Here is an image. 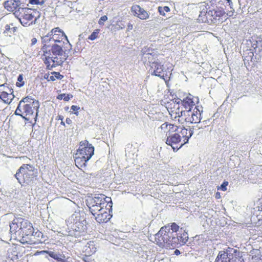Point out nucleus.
<instances>
[{"instance_id": "f257e3e1", "label": "nucleus", "mask_w": 262, "mask_h": 262, "mask_svg": "<svg viewBox=\"0 0 262 262\" xmlns=\"http://www.w3.org/2000/svg\"><path fill=\"white\" fill-rule=\"evenodd\" d=\"M10 231L23 244L29 243V237L34 232L32 224L28 220L22 217L14 219L10 224Z\"/></svg>"}, {"instance_id": "f03ea898", "label": "nucleus", "mask_w": 262, "mask_h": 262, "mask_svg": "<svg viewBox=\"0 0 262 262\" xmlns=\"http://www.w3.org/2000/svg\"><path fill=\"white\" fill-rule=\"evenodd\" d=\"M39 107V103L38 100L31 97L27 96L19 101L15 113L25 120L31 122L32 119L36 118Z\"/></svg>"}, {"instance_id": "7ed1b4c3", "label": "nucleus", "mask_w": 262, "mask_h": 262, "mask_svg": "<svg viewBox=\"0 0 262 262\" xmlns=\"http://www.w3.org/2000/svg\"><path fill=\"white\" fill-rule=\"evenodd\" d=\"M64 42H53L49 47V54L47 55L44 51H41V57L48 69L61 65L64 61L62 57L64 54Z\"/></svg>"}, {"instance_id": "20e7f679", "label": "nucleus", "mask_w": 262, "mask_h": 262, "mask_svg": "<svg viewBox=\"0 0 262 262\" xmlns=\"http://www.w3.org/2000/svg\"><path fill=\"white\" fill-rule=\"evenodd\" d=\"M208 3L209 14L215 17V20L227 15L231 16L234 11L232 8V2L231 0H209Z\"/></svg>"}, {"instance_id": "39448f33", "label": "nucleus", "mask_w": 262, "mask_h": 262, "mask_svg": "<svg viewBox=\"0 0 262 262\" xmlns=\"http://www.w3.org/2000/svg\"><path fill=\"white\" fill-rule=\"evenodd\" d=\"M94 152V147L87 140L81 141L74 156L76 166L80 169H85L87 162L91 158Z\"/></svg>"}, {"instance_id": "423d86ee", "label": "nucleus", "mask_w": 262, "mask_h": 262, "mask_svg": "<svg viewBox=\"0 0 262 262\" xmlns=\"http://www.w3.org/2000/svg\"><path fill=\"white\" fill-rule=\"evenodd\" d=\"M262 56V39L253 41L251 49L246 50L243 60L247 68L253 67Z\"/></svg>"}, {"instance_id": "0eeeda50", "label": "nucleus", "mask_w": 262, "mask_h": 262, "mask_svg": "<svg viewBox=\"0 0 262 262\" xmlns=\"http://www.w3.org/2000/svg\"><path fill=\"white\" fill-rule=\"evenodd\" d=\"M66 38L68 40L67 36L64 32L59 27L52 29L47 35L41 37L42 46L41 51H45L46 54H49V47H50L53 42H64L63 39Z\"/></svg>"}, {"instance_id": "6e6552de", "label": "nucleus", "mask_w": 262, "mask_h": 262, "mask_svg": "<svg viewBox=\"0 0 262 262\" xmlns=\"http://www.w3.org/2000/svg\"><path fill=\"white\" fill-rule=\"evenodd\" d=\"M37 171L30 164H24L17 170L15 174V178L21 185L29 184L37 177Z\"/></svg>"}, {"instance_id": "1a4fd4ad", "label": "nucleus", "mask_w": 262, "mask_h": 262, "mask_svg": "<svg viewBox=\"0 0 262 262\" xmlns=\"http://www.w3.org/2000/svg\"><path fill=\"white\" fill-rule=\"evenodd\" d=\"M179 229L180 226L176 223H169L162 227L159 231L155 234L153 243L160 248L164 249L165 244L169 230L177 233Z\"/></svg>"}, {"instance_id": "9d476101", "label": "nucleus", "mask_w": 262, "mask_h": 262, "mask_svg": "<svg viewBox=\"0 0 262 262\" xmlns=\"http://www.w3.org/2000/svg\"><path fill=\"white\" fill-rule=\"evenodd\" d=\"M38 12L34 9L28 8H19L14 14L24 26H29L35 23Z\"/></svg>"}, {"instance_id": "9b49d317", "label": "nucleus", "mask_w": 262, "mask_h": 262, "mask_svg": "<svg viewBox=\"0 0 262 262\" xmlns=\"http://www.w3.org/2000/svg\"><path fill=\"white\" fill-rule=\"evenodd\" d=\"M174 232L169 230L167 240L165 242L164 249H174L179 246L184 245L188 240V235L186 232L174 234Z\"/></svg>"}, {"instance_id": "f8f14e48", "label": "nucleus", "mask_w": 262, "mask_h": 262, "mask_svg": "<svg viewBox=\"0 0 262 262\" xmlns=\"http://www.w3.org/2000/svg\"><path fill=\"white\" fill-rule=\"evenodd\" d=\"M87 206L92 214L99 213L104 207L112 204L111 198L105 197L104 195L100 194L97 196L89 198L87 200Z\"/></svg>"}, {"instance_id": "ddd939ff", "label": "nucleus", "mask_w": 262, "mask_h": 262, "mask_svg": "<svg viewBox=\"0 0 262 262\" xmlns=\"http://www.w3.org/2000/svg\"><path fill=\"white\" fill-rule=\"evenodd\" d=\"M166 107L171 118L172 120L178 118V122L180 123V120L181 119L182 117H183V115L185 112V111L182 110L180 107V101L176 102L172 101L170 102H168Z\"/></svg>"}, {"instance_id": "4468645a", "label": "nucleus", "mask_w": 262, "mask_h": 262, "mask_svg": "<svg viewBox=\"0 0 262 262\" xmlns=\"http://www.w3.org/2000/svg\"><path fill=\"white\" fill-rule=\"evenodd\" d=\"M183 116V117H182L181 119L180 120L181 124H183L184 122L186 123H198L201 120V115L198 109L193 111L191 110H186Z\"/></svg>"}, {"instance_id": "2eb2a0df", "label": "nucleus", "mask_w": 262, "mask_h": 262, "mask_svg": "<svg viewBox=\"0 0 262 262\" xmlns=\"http://www.w3.org/2000/svg\"><path fill=\"white\" fill-rule=\"evenodd\" d=\"M151 75L160 77L164 80L165 82H167L170 80L171 73L169 71L164 70L163 65L157 62H154L151 63Z\"/></svg>"}, {"instance_id": "dca6fc26", "label": "nucleus", "mask_w": 262, "mask_h": 262, "mask_svg": "<svg viewBox=\"0 0 262 262\" xmlns=\"http://www.w3.org/2000/svg\"><path fill=\"white\" fill-rule=\"evenodd\" d=\"M210 6L209 3L204 2L200 7V12L198 16V20L201 23H208L210 21H213L215 20V17L209 14Z\"/></svg>"}, {"instance_id": "f3484780", "label": "nucleus", "mask_w": 262, "mask_h": 262, "mask_svg": "<svg viewBox=\"0 0 262 262\" xmlns=\"http://www.w3.org/2000/svg\"><path fill=\"white\" fill-rule=\"evenodd\" d=\"M14 98L12 89L5 84L0 85V99L4 103H10Z\"/></svg>"}, {"instance_id": "a211bd4d", "label": "nucleus", "mask_w": 262, "mask_h": 262, "mask_svg": "<svg viewBox=\"0 0 262 262\" xmlns=\"http://www.w3.org/2000/svg\"><path fill=\"white\" fill-rule=\"evenodd\" d=\"M112 207V204H110L99 211V213L93 214L95 216L96 221L99 223L107 222L112 217V215L111 214Z\"/></svg>"}, {"instance_id": "6ab92c4d", "label": "nucleus", "mask_w": 262, "mask_h": 262, "mask_svg": "<svg viewBox=\"0 0 262 262\" xmlns=\"http://www.w3.org/2000/svg\"><path fill=\"white\" fill-rule=\"evenodd\" d=\"M182 138H180L179 134L174 133L172 135L167 136L166 143L171 146L173 151H177L183 145H182Z\"/></svg>"}, {"instance_id": "aec40b11", "label": "nucleus", "mask_w": 262, "mask_h": 262, "mask_svg": "<svg viewBox=\"0 0 262 262\" xmlns=\"http://www.w3.org/2000/svg\"><path fill=\"white\" fill-rule=\"evenodd\" d=\"M130 10L133 15L140 19H147L149 17V13L138 5H133Z\"/></svg>"}, {"instance_id": "412c9836", "label": "nucleus", "mask_w": 262, "mask_h": 262, "mask_svg": "<svg viewBox=\"0 0 262 262\" xmlns=\"http://www.w3.org/2000/svg\"><path fill=\"white\" fill-rule=\"evenodd\" d=\"M181 101V104L187 110H191L199 102V99L190 94H188Z\"/></svg>"}, {"instance_id": "4be33fe9", "label": "nucleus", "mask_w": 262, "mask_h": 262, "mask_svg": "<svg viewBox=\"0 0 262 262\" xmlns=\"http://www.w3.org/2000/svg\"><path fill=\"white\" fill-rule=\"evenodd\" d=\"M179 128H181L180 125L178 126L175 124H168L166 122L161 125L160 129L161 134L165 135L166 136H169L173 133L178 132Z\"/></svg>"}, {"instance_id": "5701e85b", "label": "nucleus", "mask_w": 262, "mask_h": 262, "mask_svg": "<svg viewBox=\"0 0 262 262\" xmlns=\"http://www.w3.org/2000/svg\"><path fill=\"white\" fill-rule=\"evenodd\" d=\"M177 134H179L180 138H182V145H184L188 142L189 139L191 137L193 134L192 130L190 128H186L182 125L181 128Z\"/></svg>"}, {"instance_id": "b1692460", "label": "nucleus", "mask_w": 262, "mask_h": 262, "mask_svg": "<svg viewBox=\"0 0 262 262\" xmlns=\"http://www.w3.org/2000/svg\"><path fill=\"white\" fill-rule=\"evenodd\" d=\"M20 1L18 0H7L4 3V8L8 11L15 12L19 8Z\"/></svg>"}, {"instance_id": "393cba45", "label": "nucleus", "mask_w": 262, "mask_h": 262, "mask_svg": "<svg viewBox=\"0 0 262 262\" xmlns=\"http://www.w3.org/2000/svg\"><path fill=\"white\" fill-rule=\"evenodd\" d=\"M68 226L70 227L74 231L81 233L84 232L86 230L85 221L83 219L78 222H76V224L73 223Z\"/></svg>"}, {"instance_id": "a878e982", "label": "nucleus", "mask_w": 262, "mask_h": 262, "mask_svg": "<svg viewBox=\"0 0 262 262\" xmlns=\"http://www.w3.org/2000/svg\"><path fill=\"white\" fill-rule=\"evenodd\" d=\"M96 248L93 242L90 241L83 248V256H91L96 252Z\"/></svg>"}, {"instance_id": "bb28decb", "label": "nucleus", "mask_w": 262, "mask_h": 262, "mask_svg": "<svg viewBox=\"0 0 262 262\" xmlns=\"http://www.w3.org/2000/svg\"><path fill=\"white\" fill-rule=\"evenodd\" d=\"M83 219L81 218V214L79 211H75L67 221L68 226L73 224H76Z\"/></svg>"}, {"instance_id": "cd10ccee", "label": "nucleus", "mask_w": 262, "mask_h": 262, "mask_svg": "<svg viewBox=\"0 0 262 262\" xmlns=\"http://www.w3.org/2000/svg\"><path fill=\"white\" fill-rule=\"evenodd\" d=\"M17 30V28L13 25V23L7 25L5 26V29L4 34L6 36H12L14 35Z\"/></svg>"}, {"instance_id": "c85d7f7f", "label": "nucleus", "mask_w": 262, "mask_h": 262, "mask_svg": "<svg viewBox=\"0 0 262 262\" xmlns=\"http://www.w3.org/2000/svg\"><path fill=\"white\" fill-rule=\"evenodd\" d=\"M44 77L49 81H54L56 79H62L63 78V76L61 75L59 72H53L50 74H45Z\"/></svg>"}, {"instance_id": "c756f323", "label": "nucleus", "mask_w": 262, "mask_h": 262, "mask_svg": "<svg viewBox=\"0 0 262 262\" xmlns=\"http://www.w3.org/2000/svg\"><path fill=\"white\" fill-rule=\"evenodd\" d=\"M158 10L160 15L165 16V12H169L170 11V9L168 6H159Z\"/></svg>"}, {"instance_id": "7c9ffc66", "label": "nucleus", "mask_w": 262, "mask_h": 262, "mask_svg": "<svg viewBox=\"0 0 262 262\" xmlns=\"http://www.w3.org/2000/svg\"><path fill=\"white\" fill-rule=\"evenodd\" d=\"M100 30L99 29H95L92 33L88 37V39L90 40H94L99 37Z\"/></svg>"}, {"instance_id": "2f4dec72", "label": "nucleus", "mask_w": 262, "mask_h": 262, "mask_svg": "<svg viewBox=\"0 0 262 262\" xmlns=\"http://www.w3.org/2000/svg\"><path fill=\"white\" fill-rule=\"evenodd\" d=\"M73 96L71 94H61L57 96V99L59 100H63L65 101H68Z\"/></svg>"}, {"instance_id": "473e14b6", "label": "nucleus", "mask_w": 262, "mask_h": 262, "mask_svg": "<svg viewBox=\"0 0 262 262\" xmlns=\"http://www.w3.org/2000/svg\"><path fill=\"white\" fill-rule=\"evenodd\" d=\"M25 84V81H24L23 75L19 74L17 78V81L16 82V85L17 87H21Z\"/></svg>"}, {"instance_id": "72a5a7b5", "label": "nucleus", "mask_w": 262, "mask_h": 262, "mask_svg": "<svg viewBox=\"0 0 262 262\" xmlns=\"http://www.w3.org/2000/svg\"><path fill=\"white\" fill-rule=\"evenodd\" d=\"M29 3L33 5H42L44 4L45 2L43 0H29Z\"/></svg>"}, {"instance_id": "f704fd0d", "label": "nucleus", "mask_w": 262, "mask_h": 262, "mask_svg": "<svg viewBox=\"0 0 262 262\" xmlns=\"http://www.w3.org/2000/svg\"><path fill=\"white\" fill-rule=\"evenodd\" d=\"M116 26L118 29H122L125 28V24L123 21L118 20L116 23Z\"/></svg>"}, {"instance_id": "c9c22d12", "label": "nucleus", "mask_w": 262, "mask_h": 262, "mask_svg": "<svg viewBox=\"0 0 262 262\" xmlns=\"http://www.w3.org/2000/svg\"><path fill=\"white\" fill-rule=\"evenodd\" d=\"M228 181H224L221 185L220 189L222 190V191H226L227 190V186L228 185Z\"/></svg>"}, {"instance_id": "e433bc0d", "label": "nucleus", "mask_w": 262, "mask_h": 262, "mask_svg": "<svg viewBox=\"0 0 262 262\" xmlns=\"http://www.w3.org/2000/svg\"><path fill=\"white\" fill-rule=\"evenodd\" d=\"M82 260L84 262H95L94 259H92L91 256H83Z\"/></svg>"}, {"instance_id": "4c0bfd02", "label": "nucleus", "mask_w": 262, "mask_h": 262, "mask_svg": "<svg viewBox=\"0 0 262 262\" xmlns=\"http://www.w3.org/2000/svg\"><path fill=\"white\" fill-rule=\"evenodd\" d=\"M107 20V17L106 15L102 16L98 21V24L100 25H102L104 24V22Z\"/></svg>"}, {"instance_id": "58836bf2", "label": "nucleus", "mask_w": 262, "mask_h": 262, "mask_svg": "<svg viewBox=\"0 0 262 262\" xmlns=\"http://www.w3.org/2000/svg\"><path fill=\"white\" fill-rule=\"evenodd\" d=\"M80 109V107L77 105H72L71 106V110H72L73 111L75 112L74 114L76 115H78V111Z\"/></svg>"}, {"instance_id": "ea45409f", "label": "nucleus", "mask_w": 262, "mask_h": 262, "mask_svg": "<svg viewBox=\"0 0 262 262\" xmlns=\"http://www.w3.org/2000/svg\"><path fill=\"white\" fill-rule=\"evenodd\" d=\"M133 28V26L132 24L128 23L127 26V31H130L132 30Z\"/></svg>"}, {"instance_id": "a19ab883", "label": "nucleus", "mask_w": 262, "mask_h": 262, "mask_svg": "<svg viewBox=\"0 0 262 262\" xmlns=\"http://www.w3.org/2000/svg\"><path fill=\"white\" fill-rule=\"evenodd\" d=\"M37 42V39L36 38H33L32 39H31V45H35Z\"/></svg>"}, {"instance_id": "79ce46f5", "label": "nucleus", "mask_w": 262, "mask_h": 262, "mask_svg": "<svg viewBox=\"0 0 262 262\" xmlns=\"http://www.w3.org/2000/svg\"><path fill=\"white\" fill-rule=\"evenodd\" d=\"M215 196V198H216V199H220V198H221V194H220V193L219 192H216Z\"/></svg>"}, {"instance_id": "37998d69", "label": "nucleus", "mask_w": 262, "mask_h": 262, "mask_svg": "<svg viewBox=\"0 0 262 262\" xmlns=\"http://www.w3.org/2000/svg\"><path fill=\"white\" fill-rule=\"evenodd\" d=\"M174 253V254H176V255H179L181 254L180 250H179L178 249L175 250Z\"/></svg>"}, {"instance_id": "c03bdc74", "label": "nucleus", "mask_w": 262, "mask_h": 262, "mask_svg": "<svg viewBox=\"0 0 262 262\" xmlns=\"http://www.w3.org/2000/svg\"><path fill=\"white\" fill-rule=\"evenodd\" d=\"M71 122V120L69 119V118H67L66 119V122L68 123H70V122Z\"/></svg>"}, {"instance_id": "a18cd8bd", "label": "nucleus", "mask_w": 262, "mask_h": 262, "mask_svg": "<svg viewBox=\"0 0 262 262\" xmlns=\"http://www.w3.org/2000/svg\"><path fill=\"white\" fill-rule=\"evenodd\" d=\"M260 208L261 209V210L262 211V202L261 203Z\"/></svg>"}]
</instances>
